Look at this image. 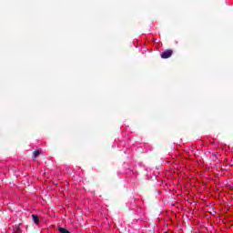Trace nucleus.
Here are the masks:
<instances>
[{"label":"nucleus","instance_id":"nucleus-1","mask_svg":"<svg viewBox=\"0 0 233 233\" xmlns=\"http://www.w3.org/2000/svg\"><path fill=\"white\" fill-rule=\"evenodd\" d=\"M173 51L171 49H167L161 53L162 59H168V57H172Z\"/></svg>","mask_w":233,"mask_h":233},{"label":"nucleus","instance_id":"nucleus-2","mask_svg":"<svg viewBox=\"0 0 233 233\" xmlns=\"http://www.w3.org/2000/svg\"><path fill=\"white\" fill-rule=\"evenodd\" d=\"M33 220L37 225V223H39V217H37V215H33Z\"/></svg>","mask_w":233,"mask_h":233},{"label":"nucleus","instance_id":"nucleus-3","mask_svg":"<svg viewBox=\"0 0 233 233\" xmlns=\"http://www.w3.org/2000/svg\"><path fill=\"white\" fill-rule=\"evenodd\" d=\"M41 155V151L39 150H36L33 153V157H37V156H40Z\"/></svg>","mask_w":233,"mask_h":233},{"label":"nucleus","instance_id":"nucleus-4","mask_svg":"<svg viewBox=\"0 0 233 233\" xmlns=\"http://www.w3.org/2000/svg\"><path fill=\"white\" fill-rule=\"evenodd\" d=\"M58 230L60 233H68V231L65 228H59Z\"/></svg>","mask_w":233,"mask_h":233},{"label":"nucleus","instance_id":"nucleus-5","mask_svg":"<svg viewBox=\"0 0 233 233\" xmlns=\"http://www.w3.org/2000/svg\"><path fill=\"white\" fill-rule=\"evenodd\" d=\"M13 233H21V228H15Z\"/></svg>","mask_w":233,"mask_h":233}]
</instances>
